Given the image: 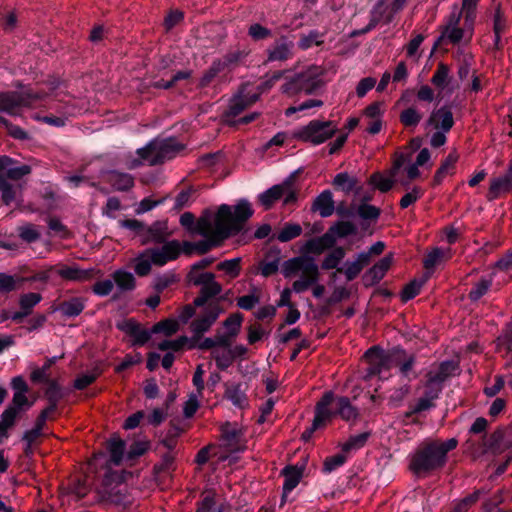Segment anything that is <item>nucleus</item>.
<instances>
[{
  "instance_id": "cd10ccee",
  "label": "nucleus",
  "mask_w": 512,
  "mask_h": 512,
  "mask_svg": "<svg viewBox=\"0 0 512 512\" xmlns=\"http://www.w3.org/2000/svg\"><path fill=\"white\" fill-rule=\"evenodd\" d=\"M486 447L494 454H500L510 449V442L505 440L504 430L497 429L494 431L488 438Z\"/></svg>"
},
{
  "instance_id": "1a4fd4ad",
  "label": "nucleus",
  "mask_w": 512,
  "mask_h": 512,
  "mask_svg": "<svg viewBox=\"0 0 512 512\" xmlns=\"http://www.w3.org/2000/svg\"><path fill=\"white\" fill-rule=\"evenodd\" d=\"M334 400L335 397L333 392L328 391L324 393L322 398L317 402L315 406V416L312 421V425L302 434V439L304 441H308L317 429L324 426L325 422L332 418L333 413L329 409V406Z\"/></svg>"
},
{
  "instance_id": "393cba45",
  "label": "nucleus",
  "mask_w": 512,
  "mask_h": 512,
  "mask_svg": "<svg viewBox=\"0 0 512 512\" xmlns=\"http://www.w3.org/2000/svg\"><path fill=\"white\" fill-rule=\"evenodd\" d=\"M336 403L337 409L335 411H331L333 413L332 417L339 415L344 421L355 420L358 417V410L351 404L349 398L338 397L336 398Z\"/></svg>"
},
{
  "instance_id": "a19ab883",
  "label": "nucleus",
  "mask_w": 512,
  "mask_h": 512,
  "mask_svg": "<svg viewBox=\"0 0 512 512\" xmlns=\"http://www.w3.org/2000/svg\"><path fill=\"white\" fill-rule=\"evenodd\" d=\"M248 52L245 50H232L229 51L223 59H220V63H222V68H232L238 66L242 61L246 58Z\"/></svg>"
},
{
  "instance_id": "a18cd8bd",
  "label": "nucleus",
  "mask_w": 512,
  "mask_h": 512,
  "mask_svg": "<svg viewBox=\"0 0 512 512\" xmlns=\"http://www.w3.org/2000/svg\"><path fill=\"white\" fill-rule=\"evenodd\" d=\"M324 43L323 34L316 30L310 31L308 34H302L298 42V46L302 50L310 48L312 45L320 46Z\"/></svg>"
},
{
  "instance_id": "6e6552de",
  "label": "nucleus",
  "mask_w": 512,
  "mask_h": 512,
  "mask_svg": "<svg viewBox=\"0 0 512 512\" xmlns=\"http://www.w3.org/2000/svg\"><path fill=\"white\" fill-rule=\"evenodd\" d=\"M336 130L337 128L332 121L313 120L307 126L300 129L296 136L305 142L318 145L331 138Z\"/></svg>"
},
{
  "instance_id": "4468645a",
  "label": "nucleus",
  "mask_w": 512,
  "mask_h": 512,
  "mask_svg": "<svg viewBox=\"0 0 512 512\" xmlns=\"http://www.w3.org/2000/svg\"><path fill=\"white\" fill-rule=\"evenodd\" d=\"M426 124L428 126H433L437 130L448 132L454 124L453 114L448 107H441L432 111Z\"/></svg>"
},
{
  "instance_id": "c85d7f7f",
  "label": "nucleus",
  "mask_w": 512,
  "mask_h": 512,
  "mask_svg": "<svg viewBox=\"0 0 512 512\" xmlns=\"http://www.w3.org/2000/svg\"><path fill=\"white\" fill-rule=\"evenodd\" d=\"M112 279L118 290L121 292H129L134 290L136 287V279L134 275L125 270H116L112 274Z\"/></svg>"
},
{
  "instance_id": "473e14b6",
  "label": "nucleus",
  "mask_w": 512,
  "mask_h": 512,
  "mask_svg": "<svg viewBox=\"0 0 512 512\" xmlns=\"http://www.w3.org/2000/svg\"><path fill=\"white\" fill-rule=\"evenodd\" d=\"M282 474L284 476L283 492L285 495L298 485L302 477V470L294 466H287L283 469Z\"/></svg>"
},
{
  "instance_id": "f3484780",
  "label": "nucleus",
  "mask_w": 512,
  "mask_h": 512,
  "mask_svg": "<svg viewBox=\"0 0 512 512\" xmlns=\"http://www.w3.org/2000/svg\"><path fill=\"white\" fill-rule=\"evenodd\" d=\"M222 291V286L215 280V275L211 279H207L204 284L201 285L200 294L197 296L193 305L195 307L204 306L211 298L219 295Z\"/></svg>"
},
{
  "instance_id": "c03bdc74",
  "label": "nucleus",
  "mask_w": 512,
  "mask_h": 512,
  "mask_svg": "<svg viewBox=\"0 0 512 512\" xmlns=\"http://www.w3.org/2000/svg\"><path fill=\"white\" fill-rule=\"evenodd\" d=\"M431 83L443 90L449 83V67L444 63H439L437 70L431 78Z\"/></svg>"
},
{
  "instance_id": "ea45409f",
  "label": "nucleus",
  "mask_w": 512,
  "mask_h": 512,
  "mask_svg": "<svg viewBox=\"0 0 512 512\" xmlns=\"http://www.w3.org/2000/svg\"><path fill=\"white\" fill-rule=\"evenodd\" d=\"M345 250L343 247L334 248L326 257L323 259L321 267L324 270H330L338 268V265L345 257Z\"/></svg>"
},
{
  "instance_id": "aec40b11",
  "label": "nucleus",
  "mask_w": 512,
  "mask_h": 512,
  "mask_svg": "<svg viewBox=\"0 0 512 512\" xmlns=\"http://www.w3.org/2000/svg\"><path fill=\"white\" fill-rule=\"evenodd\" d=\"M458 365L454 361H444L442 362L437 370L429 371L426 375L427 378L434 380L435 383L439 384L443 387V383L450 378L452 375H454L455 371L457 370Z\"/></svg>"
},
{
  "instance_id": "bb28decb",
  "label": "nucleus",
  "mask_w": 512,
  "mask_h": 512,
  "mask_svg": "<svg viewBox=\"0 0 512 512\" xmlns=\"http://www.w3.org/2000/svg\"><path fill=\"white\" fill-rule=\"evenodd\" d=\"M284 189L285 188L282 186V183H280L272 186L258 196L259 202L265 210H269L276 201L284 196Z\"/></svg>"
},
{
  "instance_id": "b1692460",
  "label": "nucleus",
  "mask_w": 512,
  "mask_h": 512,
  "mask_svg": "<svg viewBox=\"0 0 512 512\" xmlns=\"http://www.w3.org/2000/svg\"><path fill=\"white\" fill-rule=\"evenodd\" d=\"M224 396L240 409L248 406V400L241 384H227Z\"/></svg>"
},
{
  "instance_id": "9b49d317",
  "label": "nucleus",
  "mask_w": 512,
  "mask_h": 512,
  "mask_svg": "<svg viewBox=\"0 0 512 512\" xmlns=\"http://www.w3.org/2000/svg\"><path fill=\"white\" fill-rule=\"evenodd\" d=\"M161 247L149 248L152 262L156 266H164L169 261L176 260L181 254V243L178 240L165 241Z\"/></svg>"
},
{
  "instance_id": "a878e982",
  "label": "nucleus",
  "mask_w": 512,
  "mask_h": 512,
  "mask_svg": "<svg viewBox=\"0 0 512 512\" xmlns=\"http://www.w3.org/2000/svg\"><path fill=\"white\" fill-rule=\"evenodd\" d=\"M107 450L110 453V462L118 466L120 465L125 451V441L120 439L117 435L112 436L107 442Z\"/></svg>"
},
{
  "instance_id": "603ef678",
  "label": "nucleus",
  "mask_w": 512,
  "mask_h": 512,
  "mask_svg": "<svg viewBox=\"0 0 512 512\" xmlns=\"http://www.w3.org/2000/svg\"><path fill=\"white\" fill-rule=\"evenodd\" d=\"M385 10L386 8L384 4L382 2H378L371 11V19L369 24L366 26V28L362 29L358 34L366 33L372 30L374 27H376V25L382 20ZM356 34V32L353 33V35Z\"/></svg>"
},
{
  "instance_id": "dca6fc26",
  "label": "nucleus",
  "mask_w": 512,
  "mask_h": 512,
  "mask_svg": "<svg viewBox=\"0 0 512 512\" xmlns=\"http://www.w3.org/2000/svg\"><path fill=\"white\" fill-rule=\"evenodd\" d=\"M294 43L287 37H280L272 47L267 50L268 61H286L293 55Z\"/></svg>"
},
{
  "instance_id": "69168bd1",
  "label": "nucleus",
  "mask_w": 512,
  "mask_h": 512,
  "mask_svg": "<svg viewBox=\"0 0 512 512\" xmlns=\"http://www.w3.org/2000/svg\"><path fill=\"white\" fill-rule=\"evenodd\" d=\"M177 281V277L173 273H166L163 275H158L154 279V289L157 292H162L165 290L168 286H170L172 283Z\"/></svg>"
},
{
  "instance_id": "2eb2a0df",
  "label": "nucleus",
  "mask_w": 512,
  "mask_h": 512,
  "mask_svg": "<svg viewBox=\"0 0 512 512\" xmlns=\"http://www.w3.org/2000/svg\"><path fill=\"white\" fill-rule=\"evenodd\" d=\"M512 191V171L511 165L509 166L508 172L499 177H495L490 181V187L487 193L489 201L495 200L500 195L509 193Z\"/></svg>"
},
{
  "instance_id": "72a5a7b5",
  "label": "nucleus",
  "mask_w": 512,
  "mask_h": 512,
  "mask_svg": "<svg viewBox=\"0 0 512 512\" xmlns=\"http://www.w3.org/2000/svg\"><path fill=\"white\" fill-rule=\"evenodd\" d=\"M506 29V18L501 9V5L497 4L493 15V32L495 35V47L499 49L501 47V33Z\"/></svg>"
},
{
  "instance_id": "4d7b16f0",
  "label": "nucleus",
  "mask_w": 512,
  "mask_h": 512,
  "mask_svg": "<svg viewBox=\"0 0 512 512\" xmlns=\"http://www.w3.org/2000/svg\"><path fill=\"white\" fill-rule=\"evenodd\" d=\"M336 238H344L356 233V226L349 221H339L330 227Z\"/></svg>"
},
{
  "instance_id": "2f4dec72",
  "label": "nucleus",
  "mask_w": 512,
  "mask_h": 512,
  "mask_svg": "<svg viewBox=\"0 0 512 512\" xmlns=\"http://www.w3.org/2000/svg\"><path fill=\"white\" fill-rule=\"evenodd\" d=\"M21 190V185H13L9 183L3 175H0L1 199L5 205H10L12 202H14L18 194L21 193Z\"/></svg>"
},
{
  "instance_id": "bf43d9fd",
  "label": "nucleus",
  "mask_w": 512,
  "mask_h": 512,
  "mask_svg": "<svg viewBox=\"0 0 512 512\" xmlns=\"http://www.w3.org/2000/svg\"><path fill=\"white\" fill-rule=\"evenodd\" d=\"M482 490H476L472 494L460 500L451 512H467L480 498Z\"/></svg>"
},
{
  "instance_id": "0e129e2a",
  "label": "nucleus",
  "mask_w": 512,
  "mask_h": 512,
  "mask_svg": "<svg viewBox=\"0 0 512 512\" xmlns=\"http://www.w3.org/2000/svg\"><path fill=\"white\" fill-rule=\"evenodd\" d=\"M223 70L220 60L214 61L210 68L203 74L199 83L200 87H206Z\"/></svg>"
},
{
  "instance_id": "f8f14e48",
  "label": "nucleus",
  "mask_w": 512,
  "mask_h": 512,
  "mask_svg": "<svg viewBox=\"0 0 512 512\" xmlns=\"http://www.w3.org/2000/svg\"><path fill=\"white\" fill-rule=\"evenodd\" d=\"M242 432L226 423L222 426V445L228 452H240L245 449L242 444Z\"/></svg>"
},
{
  "instance_id": "c756f323",
  "label": "nucleus",
  "mask_w": 512,
  "mask_h": 512,
  "mask_svg": "<svg viewBox=\"0 0 512 512\" xmlns=\"http://www.w3.org/2000/svg\"><path fill=\"white\" fill-rule=\"evenodd\" d=\"M333 185L346 194L352 191H355L358 194L360 191L357 178L350 176L347 172L337 174L333 179Z\"/></svg>"
},
{
  "instance_id": "5fc2aeb1",
  "label": "nucleus",
  "mask_w": 512,
  "mask_h": 512,
  "mask_svg": "<svg viewBox=\"0 0 512 512\" xmlns=\"http://www.w3.org/2000/svg\"><path fill=\"white\" fill-rule=\"evenodd\" d=\"M212 356L216 362L217 367L220 370H226L233 363V355L230 352L229 348H226L224 351L214 350L212 352Z\"/></svg>"
},
{
  "instance_id": "0eeeda50",
  "label": "nucleus",
  "mask_w": 512,
  "mask_h": 512,
  "mask_svg": "<svg viewBox=\"0 0 512 512\" xmlns=\"http://www.w3.org/2000/svg\"><path fill=\"white\" fill-rule=\"evenodd\" d=\"M47 93L43 91H9L0 92V110L9 115H18V109L21 107H30L34 103L43 100Z\"/></svg>"
},
{
  "instance_id": "864d4df0",
  "label": "nucleus",
  "mask_w": 512,
  "mask_h": 512,
  "mask_svg": "<svg viewBox=\"0 0 512 512\" xmlns=\"http://www.w3.org/2000/svg\"><path fill=\"white\" fill-rule=\"evenodd\" d=\"M240 262H241V258H233L230 260H225L223 262H220L217 265V269L220 271H224L231 278H236L240 274V270H241Z\"/></svg>"
},
{
  "instance_id": "9d476101",
  "label": "nucleus",
  "mask_w": 512,
  "mask_h": 512,
  "mask_svg": "<svg viewBox=\"0 0 512 512\" xmlns=\"http://www.w3.org/2000/svg\"><path fill=\"white\" fill-rule=\"evenodd\" d=\"M221 312L218 304H210L201 316L191 322L190 329L194 334L192 338L195 343L211 328Z\"/></svg>"
},
{
  "instance_id": "7ed1b4c3",
  "label": "nucleus",
  "mask_w": 512,
  "mask_h": 512,
  "mask_svg": "<svg viewBox=\"0 0 512 512\" xmlns=\"http://www.w3.org/2000/svg\"><path fill=\"white\" fill-rule=\"evenodd\" d=\"M300 278L293 283V290L296 293L306 291L310 286L315 285L319 280V268L314 258L301 255L288 259L282 264V273L285 278H290L297 273Z\"/></svg>"
},
{
  "instance_id": "6e6d98bb",
  "label": "nucleus",
  "mask_w": 512,
  "mask_h": 512,
  "mask_svg": "<svg viewBox=\"0 0 512 512\" xmlns=\"http://www.w3.org/2000/svg\"><path fill=\"white\" fill-rule=\"evenodd\" d=\"M182 431L183 430L179 426L175 425L174 423H171L166 435L161 440V444L168 450H173L177 443L176 439L178 436H180Z\"/></svg>"
},
{
  "instance_id": "49530a36",
  "label": "nucleus",
  "mask_w": 512,
  "mask_h": 512,
  "mask_svg": "<svg viewBox=\"0 0 512 512\" xmlns=\"http://www.w3.org/2000/svg\"><path fill=\"white\" fill-rule=\"evenodd\" d=\"M48 387L45 391V396L49 401V410H55L58 401L62 398V392L56 381H46Z\"/></svg>"
},
{
  "instance_id": "052dcab7",
  "label": "nucleus",
  "mask_w": 512,
  "mask_h": 512,
  "mask_svg": "<svg viewBox=\"0 0 512 512\" xmlns=\"http://www.w3.org/2000/svg\"><path fill=\"white\" fill-rule=\"evenodd\" d=\"M369 182L378 190L385 193L393 187L395 181L391 178H384L382 174L376 172L371 175Z\"/></svg>"
},
{
  "instance_id": "f257e3e1",
  "label": "nucleus",
  "mask_w": 512,
  "mask_h": 512,
  "mask_svg": "<svg viewBox=\"0 0 512 512\" xmlns=\"http://www.w3.org/2000/svg\"><path fill=\"white\" fill-rule=\"evenodd\" d=\"M253 212L251 204L245 199L240 200L234 207L220 205L214 218L209 210L204 211L194 228L195 233L205 237L204 240L195 242L196 252L200 255L206 254L231 235L241 232Z\"/></svg>"
},
{
  "instance_id": "412c9836",
  "label": "nucleus",
  "mask_w": 512,
  "mask_h": 512,
  "mask_svg": "<svg viewBox=\"0 0 512 512\" xmlns=\"http://www.w3.org/2000/svg\"><path fill=\"white\" fill-rule=\"evenodd\" d=\"M57 273L63 279L80 282L92 279L94 276L93 269L83 270L77 266H62L57 269Z\"/></svg>"
},
{
  "instance_id": "8fccbe9b",
  "label": "nucleus",
  "mask_w": 512,
  "mask_h": 512,
  "mask_svg": "<svg viewBox=\"0 0 512 512\" xmlns=\"http://www.w3.org/2000/svg\"><path fill=\"white\" fill-rule=\"evenodd\" d=\"M179 329V323L174 319H165L156 323L153 328V333L163 332L166 336H171L175 334Z\"/></svg>"
},
{
  "instance_id": "5701e85b",
  "label": "nucleus",
  "mask_w": 512,
  "mask_h": 512,
  "mask_svg": "<svg viewBox=\"0 0 512 512\" xmlns=\"http://www.w3.org/2000/svg\"><path fill=\"white\" fill-rule=\"evenodd\" d=\"M281 252L279 249L270 250L263 261L260 262V271L264 277L275 274L279 269Z\"/></svg>"
},
{
  "instance_id": "13d9d810",
  "label": "nucleus",
  "mask_w": 512,
  "mask_h": 512,
  "mask_svg": "<svg viewBox=\"0 0 512 512\" xmlns=\"http://www.w3.org/2000/svg\"><path fill=\"white\" fill-rule=\"evenodd\" d=\"M56 361V358H50L46 361V363L41 368H35L31 373V381L34 383L38 382H46L49 381V376L47 374V371L50 369L52 364H54Z\"/></svg>"
},
{
  "instance_id": "09e8293b",
  "label": "nucleus",
  "mask_w": 512,
  "mask_h": 512,
  "mask_svg": "<svg viewBox=\"0 0 512 512\" xmlns=\"http://www.w3.org/2000/svg\"><path fill=\"white\" fill-rule=\"evenodd\" d=\"M41 299L42 296L39 293L30 292L23 294L19 299L20 308L27 312L28 315H30L33 307L36 306L41 301Z\"/></svg>"
},
{
  "instance_id": "c9c22d12",
  "label": "nucleus",
  "mask_w": 512,
  "mask_h": 512,
  "mask_svg": "<svg viewBox=\"0 0 512 512\" xmlns=\"http://www.w3.org/2000/svg\"><path fill=\"white\" fill-rule=\"evenodd\" d=\"M185 345H188L189 349L196 348V343L194 342V338L189 339L186 336H181L175 340H164L161 343H159L158 348L161 351H166L169 349L174 350V351H179Z\"/></svg>"
},
{
  "instance_id": "7c9ffc66",
  "label": "nucleus",
  "mask_w": 512,
  "mask_h": 512,
  "mask_svg": "<svg viewBox=\"0 0 512 512\" xmlns=\"http://www.w3.org/2000/svg\"><path fill=\"white\" fill-rule=\"evenodd\" d=\"M392 255H386L380 259L372 268H370L365 277L370 278L372 283L379 282L392 264Z\"/></svg>"
},
{
  "instance_id": "39448f33",
  "label": "nucleus",
  "mask_w": 512,
  "mask_h": 512,
  "mask_svg": "<svg viewBox=\"0 0 512 512\" xmlns=\"http://www.w3.org/2000/svg\"><path fill=\"white\" fill-rule=\"evenodd\" d=\"M184 149L185 145L175 138L154 139L145 147L138 149L137 154L142 160L154 166L173 159Z\"/></svg>"
},
{
  "instance_id": "58836bf2",
  "label": "nucleus",
  "mask_w": 512,
  "mask_h": 512,
  "mask_svg": "<svg viewBox=\"0 0 512 512\" xmlns=\"http://www.w3.org/2000/svg\"><path fill=\"white\" fill-rule=\"evenodd\" d=\"M302 234V227L297 223H285L276 238L278 241L289 242Z\"/></svg>"
},
{
  "instance_id": "6ab92c4d",
  "label": "nucleus",
  "mask_w": 512,
  "mask_h": 512,
  "mask_svg": "<svg viewBox=\"0 0 512 512\" xmlns=\"http://www.w3.org/2000/svg\"><path fill=\"white\" fill-rule=\"evenodd\" d=\"M106 181L117 191H128L134 186V178L128 173L108 171Z\"/></svg>"
},
{
  "instance_id": "79ce46f5",
  "label": "nucleus",
  "mask_w": 512,
  "mask_h": 512,
  "mask_svg": "<svg viewBox=\"0 0 512 512\" xmlns=\"http://www.w3.org/2000/svg\"><path fill=\"white\" fill-rule=\"evenodd\" d=\"M427 277L421 279H414L409 282L402 290L401 299L403 302H407L417 296L425 284Z\"/></svg>"
},
{
  "instance_id": "774afa93",
  "label": "nucleus",
  "mask_w": 512,
  "mask_h": 512,
  "mask_svg": "<svg viewBox=\"0 0 512 512\" xmlns=\"http://www.w3.org/2000/svg\"><path fill=\"white\" fill-rule=\"evenodd\" d=\"M357 213L362 219L375 220L380 215V209L367 203H361L358 207Z\"/></svg>"
},
{
  "instance_id": "ddd939ff",
  "label": "nucleus",
  "mask_w": 512,
  "mask_h": 512,
  "mask_svg": "<svg viewBox=\"0 0 512 512\" xmlns=\"http://www.w3.org/2000/svg\"><path fill=\"white\" fill-rule=\"evenodd\" d=\"M145 234L143 235L142 244L164 243L171 235L168 230V223L166 220H160L152 223L150 226L145 227Z\"/></svg>"
},
{
  "instance_id": "423d86ee",
  "label": "nucleus",
  "mask_w": 512,
  "mask_h": 512,
  "mask_svg": "<svg viewBox=\"0 0 512 512\" xmlns=\"http://www.w3.org/2000/svg\"><path fill=\"white\" fill-rule=\"evenodd\" d=\"M322 75L323 69L312 65L282 85V92L286 94H297L300 92L313 94L324 85L321 78Z\"/></svg>"
},
{
  "instance_id": "338daca9",
  "label": "nucleus",
  "mask_w": 512,
  "mask_h": 512,
  "mask_svg": "<svg viewBox=\"0 0 512 512\" xmlns=\"http://www.w3.org/2000/svg\"><path fill=\"white\" fill-rule=\"evenodd\" d=\"M32 171L31 166L29 165H21L19 167H12L10 166L6 172V176H4L6 179L10 180H20L22 177L29 175Z\"/></svg>"
},
{
  "instance_id": "37998d69",
  "label": "nucleus",
  "mask_w": 512,
  "mask_h": 512,
  "mask_svg": "<svg viewBox=\"0 0 512 512\" xmlns=\"http://www.w3.org/2000/svg\"><path fill=\"white\" fill-rule=\"evenodd\" d=\"M399 119L406 127H416L422 119V114L415 107L411 106L400 113Z\"/></svg>"
},
{
  "instance_id": "de8ad7c7",
  "label": "nucleus",
  "mask_w": 512,
  "mask_h": 512,
  "mask_svg": "<svg viewBox=\"0 0 512 512\" xmlns=\"http://www.w3.org/2000/svg\"><path fill=\"white\" fill-rule=\"evenodd\" d=\"M19 237L27 242L32 243L40 239V232L37 229V226L32 223H27L18 228Z\"/></svg>"
},
{
  "instance_id": "e2e57ef3",
  "label": "nucleus",
  "mask_w": 512,
  "mask_h": 512,
  "mask_svg": "<svg viewBox=\"0 0 512 512\" xmlns=\"http://www.w3.org/2000/svg\"><path fill=\"white\" fill-rule=\"evenodd\" d=\"M370 434L368 432H364L355 436H351L349 440L343 444L342 450L344 452H348L353 449H358L364 446L366 441L368 440Z\"/></svg>"
},
{
  "instance_id": "4c0bfd02",
  "label": "nucleus",
  "mask_w": 512,
  "mask_h": 512,
  "mask_svg": "<svg viewBox=\"0 0 512 512\" xmlns=\"http://www.w3.org/2000/svg\"><path fill=\"white\" fill-rule=\"evenodd\" d=\"M152 264V256L148 252V249H146L135 258V273L141 277L148 275L151 271Z\"/></svg>"
},
{
  "instance_id": "a211bd4d",
  "label": "nucleus",
  "mask_w": 512,
  "mask_h": 512,
  "mask_svg": "<svg viewBox=\"0 0 512 512\" xmlns=\"http://www.w3.org/2000/svg\"><path fill=\"white\" fill-rule=\"evenodd\" d=\"M311 210L318 212L321 217L331 216L335 211L334 200L330 190L320 193L312 203Z\"/></svg>"
},
{
  "instance_id": "f03ea898",
  "label": "nucleus",
  "mask_w": 512,
  "mask_h": 512,
  "mask_svg": "<svg viewBox=\"0 0 512 512\" xmlns=\"http://www.w3.org/2000/svg\"><path fill=\"white\" fill-rule=\"evenodd\" d=\"M457 443L455 438L423 442L411 455L410 471L417 477H424L441 469L446 464L448 452L455 449Z\"/></svg>"
},
{
  "instance_id": "680f3d73",
  "label": "nucleus",
  "mask_w": 512,
  "mask_h": 512,
  "mask_svg": "<svg viewBox=\"0 0 512 512\" xmlns=\"http://www.w3.org/2000/svg\"><path fill=\"white\" fill-rule=\"evenodd\" d=\"M243 316L240 313L231 314L223 323L224 327L228 329L230 336L236 337L240 331Z\"/></svg>"
},
{
  "instance_id": "4be33fe9",
  "label": "nucleus",
  "mask_w": 512,
  "mask_h": 512,
  "mask_svg": "<svg viewBox=\"0 0 512 512\" xmlns=\"http://www.w3.org/2000/svg\"><path fill=\"white\" fill-rule=\"evenodd\" d=\"M84 308V299L80 297H73L59 303L54 310L61 312L65 317H76L84 310Z\"/></svg>"
},
{
  "instance_id": "f704fd0d",
  "label": "nucleus",
  "mask_w": 512,
  "mask_h": 512,
  "mask_svg": "<svg viewBox=\"0 0 512 512\" xmlns=\"http://www.w3.org/2000/svg\"><path fill=\"white\" fill-rule=\"evenodd\" d=\"M250 107L245 99V95L240 92L235 95L231 100L227 111L224 114L225 120L230 117H236L242 113L245 109Z\"/></svg>"
},
{
  "instance_id": "e433bc0d",
  "label": "nucleus",
  "mask_w": 512,
  "mask_h": 512,
  "mask_svg": "<svg viewBox=\"0 0 512 512\" xmlns=\"http://www.w3.org/2000/svg\"><path fill=\"white\" fill-rule=\"evenodd\" d=\"M493 275L494 274L492 273L488 278L483 277L477 283H475L474 287L468 294V298L471 301H478L488 292L493 282Z\"/></svg>"
},
{
  "instance_id": "20e7f679",
  "label": "nucleus",
  "mask_w": 512,
  "mask_h": 512,
  "mask_svg": "<svg viewBox=\"0 0 512 512\" xmlns=\"http://www.w3.org/2000/svg\"><path fill=\"white\" fill-rule=\"evenodd\" d=\"M364 357L366 359H373V363L377 365L380 372L389 370L392 367H399L403 375H407L411 371L415 362L414 355H408L405 350L399 347L384 352L374 346L366 351Z\"/></svg>"
},
{
  "instance_id": "3c124183",
  "label": "nucleus",
  "mask_w": 512,
  "mask_h": 512,
  "mask_svg": "<svg viewBox=\"0 0 512 512\" xmlns=\"http://www.w3.org/2000/svg\"><path fill=\"white\" fill-rule=\"evenodd\" d=\"M295 173L291 174L282 182V186L285 188L284 200L285 205L293 204L297 201V192L294 188Z\"/></svg>"
}]
</instances>
